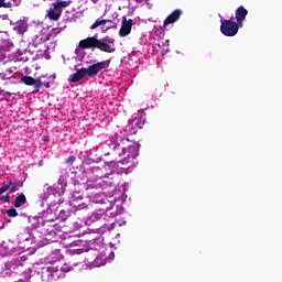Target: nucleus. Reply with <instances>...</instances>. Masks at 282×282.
<instances>
[{"mask_svg": "<svg viewBox=\"0 0 282 282\" xmlns=\"http://www.w3.org/2000/svg\"><path fill=\"white\" fill-rule=\"evenodd\" d=\"M246 17H248V10L240 6L236 9V23L238 25H243V21H246Z\"/></svg>", "mask_w": 282, "mask_h": 282, "instance_id": "obj_11", "label": "nucleus"}, {"mask_svg": "<svg viewBox=\"0 0 282 282\" xmlns=\"http://www.w3.org/2000/svg\"><path fill=\"white\" fill-rule=\"evenodd\" d=\"M73 246H78V241L73 242Z\"/></svg>", "mask_w": 282, "mask_h": 282, "instance_id": "obj_31", "label": "nucleus"}, {"mask_svg": "<svg viewBox=\"0 0 282 282\" xmlns=\"http://www.w3.org/2000/svg\"><path fill=\"white\" fill-rule=\"evenodd\" d=\"M133 28V20L129 19L127 20V17L122 18V24L119 30V36H129L131 34V29Z\"/></svg>", "mask_w": 282, "mask_h": 282, "instance_id": "obj_8", "label": "nucleus"}, {"mask_svg": "<svg viewBox=\"0 0 282 282\" xmlns=\"http://www.w3.org/2000/svg\"><path fill=\"white\" fill-rule=\"evenodd\" d=\"M3 94V89H0V95Z\"/></svg>", "mask_w": 282, "mask_h": 282, "instance_id": "obj_33", "label": "nucleus"}, {"mask_svg": "<svg viewBox=\"0 0 282 282\" xmlns=\"http://www.w3.org/2000/svg\"><path fill=\"white\" fill-rule=\"evenodd\" d=\"M3 96H8V97L10 98V96H12V93L6 91V93L3 94Z\"/></svg>", "mask_w": 282, "mask_h": 282, "instance_id": "obj_28", "label": "nucleus"}, {"mask_svg": "<svg viewBox=\"0 0 282 282\" xmlns=\"http://www.w3.org/2000/svg\"><path fill=\"white\" fill-rule=\"evenodd\" d=\"M12 78V69L7 68L4 73H0V80H10Z\"/></svg>", "mask_w": 282, "mask_h": 282, "instance_id": "obj_17", "label": "nucleus"}, {"mask_svg": "<svg viewBox=\"0 0 282 282\" xmlns=\"http://www.w3.org/2000/svg\"><path fill=\"white\" fill-rule=\"evenodd\" d=\"M69 6H72V0L53 3L54 10H56V12L61 11V8H69Z\"/></svg>", "mask_w": 282, "mask_h": 282, "instance_id": "obj_16", "label": "nucleus"}, {"mask_svg": "<svg viewBox=\"0 0 282 282\" xmlns=\"http://www.w3.org/2000/svg\"><path fill=\"white\" fill-rule=\"evenodd\" d=\"M239 25L241 24L232 20H221L220 32L225 36H236L237 32H239Z\"/></svg>", "mask_w": 282, "mask_h": 282, "instance_id": "obj_5", "label": "nucleus"}, {"mask_svg": "<svg viewBox=\"0 0 282 282\" xmlns=\"http://www.w3.org/2000/svg\"><path fill=\"white\" fill-rule=\"evenodd\" d=\"M61 14H63V10L56 11L53 7V9L48 10L47 17L51 21H58V19H61Z\"/></svg>", "mask_w": 282, "mask_h": 282, "instance_id": "obj_15", "label": "nucleus"}, {"mask_svg": "<svg viewBox=\"0 0 282 282\" xmlns=\"http://www.w3.org/2000/svg\"><path fill=\"white\" fill-rule=\"evenodd\" d=\"M85 76H87V68H80L74 75H72L70 83H79V80H83Z\"/></svg>", "mask_w": 282, "mask_h": 282, "instance_id": "obj_13", "label": "nucleus"}, {"mask_svg": "<svg viewBox=\"0 0 282 282\" xmlns=\"http://www.w3.org/2000/svg\"><path fill=\"white\" fill-rule=\"evenodd\" d=\"M124 142H129V139L120 137L118 133L111 135L106 140L107 147L110 149V152H107L106 155H113L120 164H128L129 160H135L140 152V144L132 143L131 145L126 147Z\"/></svg>", "mask_w": 282, "mask_h": 282, "instance_id": "obj_1", "label": "nucleus"}, {"mask_svg": "<svg viewBox=\"0 0 282 282\" xmlns=\"http://www.w3.org/2000/svg\"><path fill=\"white\" fill-rule=\"evenodd\" d=\"M19 187L14 181H9L7 184L0 187V202L3 204H10V194L17 193Z\"/></svg>", "mask_w": 282, "mask_h": 282, "instance_id": "obj_4", "label": "nucleus"}, {"mask_svg": "<svg viewBox=\"0 0 282 282\" xmlns=\"http://www.w3.org/2000/svg\"><path fill=\"white\" fill-rule=\"evenodd\" d=\"M107 23H111L110 20H96L95 23L91 24L90 30H96L99 25H107Z\"/></svg>", "mask_w": 282, "mask_h": 282, "instance_id": "obj_18", "label": "nucleus"}, {"mask_svg": "<svg viewBox=\"0 0 282 282\" xmlns=\"http://www.w3.org/2000/svg\"><path fill=\"white\" fill-rule=\"evenodd\" d=\"M116 40L109 36L98 40V34L91 37H86L79 42L80 50H100L106 54H113L116 52Z\"/></svg>", "mask_w": 282, "mask_h": 282, "instance_id": "obj_3", "label": "nucleus"}, {"mask_svg": "<svg viewBox=\"0 0 282 282\" xmlns=\"http://www.w3.org/2000/svg\"><path fill=\"white\" fill-rule=\"evenodd\" d=\"M109 65H111V59H106L104 62L93 64L86 68V76L94 78V76H98V73L102 72V69H107Z\"/></svg>", "mask_w": 282, "mask_h": 282, "instance_id": "obj_7", "label": "nucleus"}, {"mask_svg": "<svg viewBox=\"0 0 282 282\" xmlns=\"http://www.w3.org/2000/svg\"><path fill=\"white\" fill-rule=\"evenodd\" d=\"M55 230L53 220H45L42 224V232L43 235H53Z\"/></svg>", "mask_w": 282, "mask_h": 282, "instance_id": "obj_12", "label": "nucleus"}, {"mask_svg": "<svg viewBox=\"0 0 282 282\" xmlns=\"http://www.w3.org/2000/svg\"><path fill=\"white\" fill-rule=\"evenodd\" d=\"M3 61H6V55H3V53H0V65H1V63H2V65H6V62H3Z\"/></svg>", "mask_w": 282, "mask_h": 282, "instance_id": "obj_25", "label": "nucleus"}, {"mask_svg": "<svg viewBox=\"0 0 282 282\" xmlns=\"http://www.w3.org/2000/svg\"><path fill=\"white\" fill-rule=\"evenodd\" d=\"M17 25H28V21H25V20H19V21L17 22Z\"/></svg>", "mask_w": 282, "mask_h": 282, "instance_id": "obj_26", "label": "nucleus"}, {"mask_svg": "<svg viewBox=\"0 0 282 282\" xmlns=\"http://www.w3.org/2000/svg\"><path fill=\"white\" fill-rule=\"evenodd\" d=\"M87 177V195L95 204H100L102 202V193L105 188H109L110 184L109 181L102 180V177H109L106 173H102V170L98 166L90 167L86 171Z\"/></svg>", "mask_w": 282, "mask_h": 282, "instance_id": "obj_2", "label": "nucleus"}, {"mask_svg": "<svg viewBox=\"0 0 282 282\" xmlns=\"http://www.w3.org/2000/svg\"><path fill=\"white\" fill-rule=\"evenodd\" d=\"M43 282H56L61 279V271L54 267H44L41 271Z\"/></svg>", "mask_w": 282, "mask_h": 282, "instance_id": "obj_6", "label": "nucleus"}, {"mask_svg": "<svg viewBox=\"0 0 282 282\" xmlns=\"http://www.w3.org/2000/svg\"><path fill=\"white\" fill-rule=\"evenodd\" d=\"M8 217H19V213L14 208H10L7 210Z\"/></svg>", "mask_w": 282, "mask_h": 282, "instance_id": "obj_19", "label": "nucleus"}, {"mask_svg": "<svg viewBox=\"0 0 282 282\" xmlns=\"http://www.w3.org/2000/svg\"><path fill=\"white\" fill-rule=\"evenodd\" d=\"M24 204H28V198L25 197V194L21 193L15 197L13 206L14 208H21Z\"/></svg>", "mask_w": 282, "mask_h": 282, "instance_id": "obj_14", "label": "nucleus"}, {"mask_svg": "<svg viewBox=\"0 0 282 282\" xmlns=\"http://www.w3.org/2000/svg\"><path fill=\"white\" fill-rule=\"evenodd\" d=\"M44 140H45V142H47V140H50V138L48 137H44Z\"/></svg>", "mask_w": 282, "mask_h": 282, "instance_id": "obj_30", "label": "nucleus"}, {"mask_svg": "<svg viewBox=\"0 0 282 282\" xmlns=\"http://www.w3.org/2000/svg\"><path fill=\"white\" fill-rule=\"evenodd\" d=\"M93 3H98V0H91Z\"/></svg>", "mask_w": 282, "mask_h": 282, "instance_id": "obj_32", "label": "nucleus"}, {"mask_svg": "<svg viewBox=\"0 0 282 282\" xmlns=\"http://www.w3.org/2000/svg\"><path fill=\"white\" fill-rule=\"evenodd\" d=\"M21 82L24 83V85H28L29 87L34 86L35 91H39L40 87H43V82L41 78L35 79L32 76H23L21 78Z\"/></svg>", "mask_w": 282, "mask_h": 282, "instance_id": "obj_9", "label": "nucleus"}, {"mask_svg": "<svg viewBox=\"0 0 282 282\" xmlns=\"http://www.w3.org/2000/svg\"><path fill=\"white\" fill-rule=\"evenodd\" d=\"M85 208H87V205L85 203L75 205V213H78L79 210H85Z\"/></svg>", "mask_w": 282, "mask_h": 282, "instance_id": "obj_20", "label": "nucleus"}, {"mask_svg": "<svg viewBox=\"0 0 282 282\" xmlns=\"http://www.w3.org/2000/svg\"><path fill=\"white\" fill-rule=\"evenodd\" d=\"M50 191H54V187H50Z\"/></svg>", "mask_w": 282, "mask_h": 282, "instance_id": "obj_34", "label": "nucleus"}, {"mask_svg": "<svg viewBox=\"0 0 282 282\" xmlns=\"http://www.w3.org/2000/svg\"><path fill=\"white\" fill-rule=\"evenodd\" d=\"M44 87H46V89H50V82H46V83L44 84Z\"/></svg>", "mask_w": 282, "mask_h": 282, "instance_id": "obj_29", "label": "nucleus"}, {"mask_svg": "<svg viewBox=\"0 0 282 282\" xmlns=\"http://www.w3.org/2000/svg\"><path fill=\"white\" fill-rule=\"evenodd\" d=\"M76 162V156L75 155H70L66 159V164H74Z\"/></svg>", "mask_w": 282, "mask_h": 282, "instance_id": "obj_21", "label": "nucleus"}, {"mask_svg": "<svg viewBox=\"0 0 282 282\" xmlns=\"http://www.w3.org/2000/svg\"><path fill=\"white\" fill-rule=\"evenodd\" d=\"M15 183V185L18 186V188H23V181H13Z\"/></svg>", "mask_w": 282, "mask_h": 282, "instance_id": "obj_24", "label": "nucleus"}, {"mask_svg": "<svg viewBox=\"0 0 282 282\" xmlns=\"http://www.w3.org/2000/svg\"><path fill=\"white\" fill-rule=\"evenodd\" d=\"M180 17H182V11L180 9L174 10L164 20V22H163L164 28H166V25H171L173 23H177V21H180Z\"/></svg>", "mask_w": 282, "mask_h": 282, "instance_id": "obj_10", "label": "nucleus"}, {"mask_svg": "<svg viewBox=\"0 0 282 282\" xmlns=\"http://www.w3.org/2000/svg\"><path fill=\"white\" fill-rule=\"evenodd\" d=\"M111 26H106L105 24L101 26V30L104 31V32H107V30H109Z\"/></svg>", "mask_w": 282, "mask_h": 282, "instance_id": "obj_27", "label": "nucleus"}, {"mask_svg": "<svg viewBox=\"0 0 282 282\" xmlns=\"http://www.w3.org/2000/svg\"><path fill=\"white\" fill-rule=\"evenodd\" d=\"M69 252L73 254H83V249H73V250H69Z\"/></svg>", "mask_w": 282, "mask_h": 282, "instance_id": "obj_22", "label": "nucleus"}, {"mask_svg": "<svg viewBox=\"0 0 282 282\" xmlns=\"http://www.w3.org/2000/svg\"><path fill=\"white\" fill-rule=\"evenodd\" d=\"M0 8H10V4L6 3V0H0Z\"/></svg>", "mask_w": 282, "mask_h": 282, "instance_id": "obj_23", "label": "nucleus"}]
</instances>
